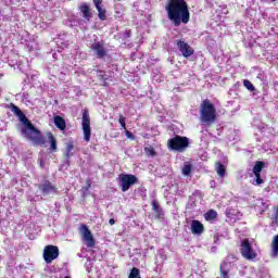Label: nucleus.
Returning <instances> with one entry per match:
<instances>
[{"mask_svg": "<svg viewBox=\"0 0 278 278\" xmlns=\"http://www.w3.org/2000/svg\"><path fill=\"white\" fill-rule=\"evenodd\" d=\"M165 10L169 21H172L175 27H179L181 23L186 25L190 22V11L185 0H169Z\"/></svg>", "mask_w": 278, "mask_h": 278, "instance_id": "1", "label": "nucleus"}, {"mask_svg": "<svg viewBox=\"0 0 278 278\" xmlns=\"http://www.w3.org/2000/svg\"><path fill=\"white\" fill-rule=\"evenodd\" d=\"M11 112L17 116L18 121L25 125V129L22 130L23 136L25 138H29L30 140H34V142H37V144H45V139H42V135L38 129L34 127V125L27 119L23 111L16 105L11 106Z\"/></svg>", "mask_w": 278, "mask_h": 278, "instance_id": "2", "label": "nucleus"}, {"mask_svg": "<svg viewBox=\"0 0 278 278\" xmlns=\"http://www.w3.org/2000/svg\"><path fill=\"white\" fill-rule=\"evenodd\" d=\"M200 121L202 125L216 123V108L210 100L202 101L200 105Z\"/></svg>", "mask_w": 278, "mask_h": 278, "instance_id": "3", "label": "nucleus"}, {"mask_svg": "<svg viewBox=\"0 0 278 278\" xmlns=\"http://www.w3.org/2000/svg\"><path fill=\"white\" fill-rule=\"evenodd\" d=\"M190 146V140L188 137L175 136L167 140V149L169 151H178V153H184L186 149Z\"/></svg>", "mask_w": 278, "mask_h": 278, "instance_id": "4", "label": "nucleus"}, {"mask_svg": "<svg viewBox=\"0 0 278 278\" xmlns=\"http://www.w3.org/2000/svg\"><path fill=\"white\" fill-rule=\"evenodd\" d=\"M240 253L242 257L249 262H253L257 258V251L253 249V243H251L249 239L241 241Z\"/></svg>", "mask_w": 278, "mask_h": 278, "instance_id": "5", "label": "nucleus"}, {"mask_svg": "<svg viewBox=\"0 0 278 278\" xmlns=\"http://www.w3.org/2000/svg\"><path fill=\"white\" fill-rule=\"evenodd\" d=\"M138 182V177L129 174L119 175V186L123 192H127L131 186Z\"/></svg>", "mask_w": 278, "mask_h": 278, "instance_id": "6", "label": "nucleus"}, {"mask_svg": "<svg viewBox=\"0 0 278 278\" xmlns=\"http://www.w3.org/2000/svg\"><path fill=\"white\" fill-rule=\"evenodd\" d=\"M60 250L55 245H47L43 250V260L47 264H51L53 260H58Z\"/></svg>", "mask_w": 278, "mask_h": 278, "instance_id": "7", "label": "nucleus"}, {"mask_svg": "<svg viewBox=\"0 0 278 278\" xmlns=\"http://www.w3.org/2000/svg\"><path fill=\"white\" fill-rule=\"evenodd\" d=\"M79 231L84 242L86 243V247H88L89 249H91V247H94V237L92 236L90 229H88V226L81 225L79 227Z\"/></svg>", "mask_w": 278, "mask_h": 278, "instance_id": "8", "label": "nucleus"}, {"mask_svg": "<svg viewBox=\"0 0 278 278\" xmlns=\"http://www.w3.org/2000/svg\"><path fill=\"white\" fill-rule=\"evenodd\" d=\"M83 131H84V139L86 142H90V136H91V129H90V115L88 114V111H85L83 113Z\"/></svg>", "mask_w": 278, "mask_h": 278, "instance_id": "9", "label": "nucleus"}, {"mask_svg": "<svg viewBox=\"0 0 278 278\" xmlns=\"http://www.w3.org/2000/svg\"><path fill=\"white\" fill-rule=\"evenodd\" d=\"M177 47L179 51L182 53L184 58H190V55L194 53V50L192 49V47H190V45H188L186 41L178 40Z\"/></svg>", "mask_w": 278, "mask_h": 278, "instance_id": "10", "label": "nucleus"}, {"mask_svg": "<svg viewBox=\"0 0 278 278\" xmlns=\"http://www.w3.org/2000/svg\"><path fill=\"white\" fill-rule=\"evenodd\" d=\"M38 188L42 192L43 195L58 194V188L49 181H46V182L39 185Z\"/></svg>", "mask_w": 278, "mask_h": 278, "instance_id": "11", "label": "nucleus"}, {"mask_svg": "<svg viewBox=\"0 0 278 278\" xmlns=\"http://www.w3.org/2000/svg\"><path fill=\"white\" fill-rule=\"evenodd\" d=\"M91 50L97 58H105V54L108 53V51L105 50V46L102 41L94 42L91 46Z\"/></svg>", "mask_w": 278, "mask_h": 278, "instance_id": "12", "label": "nucleus"}, {"mask_svg": "<svg viewBox=\"0 0 278 278\" xmlns=\"http://www.w3.org/2000/svg\"><path fill=\"white\" fill-rule=\"evenodd\" d=\"M203 231H205L203 224L197 219H193L191 222V233H193V236H201Z\"/></svg>", "mask_w": 278, "mask_h": 278, "instance_id": "13", "label": "nucleus"}, {"mask_svg": "<svg viewBox=\"0 0 278 278\" xmlns=\"http://www.w3.org/2000/svg\"><path fill=\"white\" fill-rule=\"evenodd\" d=\"M96 9L98 10V17L100 21H105L108 16L105 15V9H103V1L102 0H93Z\"/></svg>", "mask_w": 278, "mask_h": 278, "instance_id": "14", "label": "nucleus"}, {"mask_svg": "<svg viewBox=\"0 0 278 278\" xmlns=\"http://www.w3.org/2000/svg\"><path fill=\"white\" fill-rule=\"evenodd\" d=\"M232 264L229 261V257L224 261L220 265V278H229V268H231Z\"/></svg>", "mask_w": 278, "mask_h": 278, "instance_id": "15", "label": "nucleus"}, {"mask_svg": "<svg viewBox=\"0 0 278 278\" xmlns=\"http://www.w3.org/2000/svg\"><path fill=\"white\" fill-rule=\"evenodd\" d=\"M80 12L83 14V18H85V23H90V20L92 18V13L90 12V7H88V4H81Z\"/></svg>", "mask_w": 278, "mask_h": 278, "instance_id": "16", "label": "nucleus"}, {"mask_svg": "<svg viewBox=\"0 0 278 278\" xmlns=\"http://www.w3.org/2000/svg\"><path fill=\"white\" fill-rule=\"evenodd\" d=\"M54 125L58 127V129H61V131H64L66 129V122L61 116L54 117Z\"/></svg>", "mask_w": 278, "mask_h": 278, "instance_id": "17", "label": "nucleus"}, {"mask_svg": "<svg viewBox=\"0 0 278 278\" xmlns=\"http://www.w3.org/2000/svg\"><path fill=\"white\" fill-rule=\"evenodd\" d=\"M278 256V236L274 237V240L271 241V257Z\"/></svg>", "mask_w": 278, "mask_h": 278, "instance_id": "18", "label": "nucleus"}, {"mask_svg": "<svg viewBox=\"0 0 278 278\" xmlns=\"http://www.w3.org/2000/svg\"><path fill=\"white\" fill-rule=\"evenodd\" d=\"M48 140L50 141V149L51 151H56L58 150V141L55 140V137H53V134L48 132Z\"/></svg>", "mask_w": 278, "mask_h": 278, "instance_id": "19", "label": "nucleus"}, {"mask_svg": "<svg viewBox=\"0 0 278 278\" xmlns=\"http://www.w3.org/2000/svg\"><path fill=\"white\" fill-rule=\"evenodd\" d=\"M250 184H252L253 186H262V184H264V179H262V175L261 174H253L252 179L250 180Z\"/></svg>", "mask_w": 278, "mask_h": 278, "instance_id": "20", "label": "nucleus"}, {"mask_svg": "<svg viewBox=\"0 0 278 278\" xmlns=\"http://www.w3.org/2000/svg\"><path fill=\"white\" fill-rule=\"evenodd\" d=\"M215 170L219 177H225V174L227 173V168L222 163H216Z\"/></svg>", "mask_w": 278, "mask_h": 278, "instance_id": "21", "label": "nucleus"}, {"mask_svg": "<svg viewBox=\"0 0 278 278\" xmlns=\"http://www.w3.org/2000/svg\"><path fill=\"white\" fill-rule=\"evenodd\" d=\"M216 216H218V213H216L214 210H210L204 214L205 220H214L216 219Z\"/></svg>", "mask_w": 278, "mask_h": 278, "instance_id": "22", "label": "nucleus"}, {"mask_svg": "<svg viewBox=\"0 0 278 278\" xmlns=\"http://www.w3.org/2000/svg\"><path fill=\"white\" fill-rule=\"evenodd\" d=\"M263 168H264V163L256 162V164L253 167V175H261Z\"/></svg>", "mask_w": 278, "mask_h": 278, "instance_id": "23", "label": "nucleus"}, {"mask_svg": "<svg viewBox=\"0 0 278 278\" xmlns=\"http://www.w3.org/2000/svg\"><path fill=\"white\" fill-rule=\"evenodd\" d=\"M128 278H142V277H140V269L134 267L130 270V274H129Z\"/></svg>", "mask_w": 278, "mask_h": 278, "instance_id": "24", "label": "nucleus"}, {"mask_svg": "<svg viewBox=\"0 0 278 278\" xmlns=\"http://www.w3.org/2000/svg\"><path fill=\"white\" fill-rule=\"evenodd\" d=\"M243 86L250 90V92H253L255 90V86L251 83V80H243Z\"/></svg>", "mask_w": 278, "mask_h": 278, "instance_id": "25", "label": "nucleus"}, {"mask_svg": "<svg viewBox=\"0 0 278 278\" xmlns=\"http://www.w3.org/2000/svg\"><path fill=\"white\" fill-rule=\"evenodd\" d=\"M190 173H192V166L190 164H186L182 167V175L188 176Z\"/></svg>", "mask_w": 278, "mask_h": 278, "instance_id": "26", "label": "nucleus"}, {"mask_svg": "<svg viewBox=\"0 0 278 278\" xmlns=\"http://www.w3.org/2000/svg\"><path fill=\"white\" fill-rule=\"evenodd\" d=\"M152 210L156 212V214L162 213V208L160 207V204L157 203V201H152Z\"/></svg>", "mask_w": 278, "mask_h": 278, "instance_id": "27", "label": "nucleus"}, {"mask_svg": "<svg viewBox=\"0 0 278 278\" xmlns=\"http://www.w3.org/2000/svg\"><path fill=\"white\" fill-rule=\"evenodd\" d=\"M73 149H74V146H73V143H67V146H66V152H65V156L66 157H71V155H73L71 152L73 151Z\"/></svg>", "mask_w": 278, "mask_h": 278, "instance_id": "28", "label": "nucleus"}, {"mask_svg": "<svg viewBox=\"0 0 278 278\" xmlns=\"http://www.w3.org/2000/svg\"><path fill=\"white\" fill-rule=\"evenodd\" d=\"M144 151H146L147 155H149L150 157H154L155 150L153 148H146Z\"/></svg>", "mask_w": 278, "mask_h": 278, "instance_id": "29", "label": "nucleus"}, {"mask_svg": "<svg viewBox=\"0 0 278 278\" xmlns=\"http://www.w3.org/2000/svg\"><path fill=\"white\" fill-rule=\"evenodd\" d=\"M119 124L122 125L123 129H127V126L125 124V116L123 115L119 116Z\"/></svg>", "mask_w": 278, "mask_h": 278, "instance_id": "30", "label": "nucleus"}, {"mask_svg": "<svg viewBox=\"0 0 278 278\" xmlns=\"http://www.w3.org/2000/svg\"><path fill=\"white\" fill-rule=\"evenodd\" d=\"M126 138L134 140V134H131V131H129V130H126Z\"/></svg>", "mask_w": 278, "mask_h": 278, "instance_id": "31", "label": "nucleus"}, {"mask_svg": "<svg viewBox=\"0 0 278 278\" xmlns=\"http://www.w3.org/2000/svg\"><path fill=\"white\" fill-rule=\"evenodd\" d=\"M256 205H264V200L263 199H258L256 201Z\"/></svg>", "mask_w": 278, "mask_h": 278, "instance_id": "32", "label": "nucleus"}, {"mask_svg": "<svg viewBox=\"0 0 278 278\" xmlns=\"http://www.w3.org/2000/svg\"><path fill=\"white\" fill-rule=\"evenodd\" d=\"M116 223V220H114L113 218H111L110 220H109V224L110 225H114Z\"/></svg>", "mask_w": 278, "mask_h": 278, "instance_id": "33", "label": "nucleus"}, {"mask_svg": "<svg viewBox=\"0 0 278 278\" xmlns=\"http://www.w3.org/2000/svg\"><path fill=\"white\" fill-rule=\"evenodd\" d=\"M79 25H80V26L84 25V22H79Z\"/></svg>", "mask_w": 278, "mask_h": 278, "instance_id": "34", "label": "nucleus"}, {"mask_svg": "<svg viewBox=\"0 0 278 278\" xmlns=\"http://www.w3.org/2000/svg\"><path fill=\"white\" fill-rule=\"evenodd\" d=\"M276 214H278V208H277V211H276Z\"/></svg>", "mask_w": 278, "mask_h": 278, "instance_id": "35", "label": "nucleus"}]
</instances>
